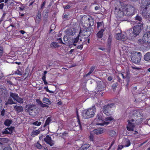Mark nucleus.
Instances as JSON below:
<instances>
[{"label":"nucleus","mask_w":150,"mask_h":150,"mask_svg":"<svg viewBox=\"0 0 150 150\" xmlns=\"http://www.w3.org/2000/svg\"><path fill=\"white\" fill-rule=\"evenodd\" d=\"M112 41V38L110 35L108 39V45L110 46L111 44Z\"/></svg>","instance_id":"obj_33"},{"label":"nucleus","mask_w":150,"mask_h":150,"mask_svg":"<svg viewBox=\"0 0 150 150\" xmlns=\"http://www.w3.org/2000/svg\"><path fill=\"white\" fill-rule=\"evenodd\" d=\"M77 119H78V120H77V122H78V123L79 124V125L80 128H81V122H80L79 119V116H78V114H77Z\"/></svg>","instance_id":"obj_44"},{"label":"nucleus","mask_w":150,"mask_h":150,"mask_svg":"<svg viewBox=\"0 0 150 150\" xmlns=\"http://www.w3.org/2000/svg\"><path fill=\"white\" fill-rule=\"evenodd\" d=\"M0 93L2 95H3L4 94H5V93H6V91L5 89L3 88L0 89Z\"/></svg>","instance_id":"obj_34"},{"label":"nucleus","mask_w":150,"mask_h":150,"mask_svg":"<svg viewBox=\"0 0 150 150\" xmlns=\"http://www.w3.org/2000/svg\"><path fill=\"white\" fill-rule=\"evenodd\" d=\"M79 35L76 38H75L74 39V40L73 42V43H77L79 41Z\"/></svg>","instance_id":"obj_39"},{"label":"nucleus","mask_w":150,"mask_h":150,"mask_svg":"<svg viewBox=\"0 0 150 150\" xmlns=\"http://www.w3.org/2000/svg\"><path fill=\"white\" fill-rule=\"evenodd\" d=\"M15 74H18L19 75L21 76L22 75L21 72L19 71L18 70L16 72Z\"/></svg>","instance_id":"obj_52"},{"label":"nucleus","mask_w":150,"mask_h":150,"mask_svg":"<svg viewBox=\"0 0 150 150\" xmlns=\"http://www.w3.org/2000/svg\"><path fill=\"white\" fill-rule=\"evenodd\" d=\"M42 79L43 81L46 80V76L44 75L42 77Z\"/></svg>","instance_id":"obj_59"},{"label":"nucleus","mask_w":150,"mask_h":150,"mask_svg":"<svg viewBox=\"0 0 150 150\" xmlns=\"http://www.w3.org/2000/svg\"><path fill=\"white\" fill-rule=\"evenodd\" d=\"M3 150H12V149L10 146H8L5 147Z\"/></svg>","instance_id":"obj_47"},{"label":"nucleus","mask_w":150,"mask_h":150,"mask_svg":"<svg viewBox=\"0 0 150 150\" xmlns=\"http://www.w3.org/2000/svg\"><path fill=\"white\" fill-rule=\"evenodd\" d=\"M41 122H38V121H36L33 123V125L37 126H39L41 125Z\"/></svg>","instance_id":"obj_42"},{"label":"nucleus","mask_w":150,"mask_h":150,"mask_svg":"<svg viewBox=\"0 0 150 150\" xmlns=\"http://www.w3.org/2000/svg\"><path fill=\"white\" fill-rule=\"evenodd\" d=\"M141 58V54L140 52L134 51L132 53L131 60L133 62L137 64L140 62Z\"/></svg>","instance_id":"obj_4"},{"label":"nucleus","mask_w":150,"mask_h":150,"mask_svg":"<svg viewBox=\"0 0 150 150\" xmlns=\"http://www.w3.org/2000/svg\"><path fill=\"white\" fill-rule=\"evenodd\" d=\"M38 103L39 105H40L41 107L44 108L46 107V105L43 103L41 101H39Z\"/></svg>","instance_id":"obj_41"},{"label":"nucleus","mask_w":150,"mask_h":150,"mask_svg":"<svg viewBox=\"0 0 150 150\" xmlns=\"http://www.w3.org/2000/svg\"><path fill=\"white\" fill-rule=\"evenodd\" d=\"M143 116L141 115L139 111L136 110L133 111L132 112V115L131 116L132 122L134 121H137L138 120L142 119Z\"/></svg>","instance_id":"obj_7"},{"label":"nucleus","mask_w":150,"mask_h":150,"mask_svg":"<svg viewBox=\"0 0 150 150\" xmlns=\"http://www.w3.org/2000/svg\"><path fill=\"white\" fill-rule=\"evenodd\" d=\"M127 39V37L124 35H122L121 34V39L120 40H122L123 41H125Z\"/></svg>","instance_id":"obj_38"},{"label":"nucleus","mask_w":150,"mask_h":150,"mask_svg":"<svg viewBox=\"0 0 150 150\" xmlns=\"http://www.w3.org/2000/svg\"><path fill=\"white\" fill-rule=\"evenodd\" d=\"M115 37L117 40H120L121 39V34L120 33L115 34Z\"/></svg>","instance_id":"obj_28"},{"label":"nucleus","mask_w":150,"mask_h":150,"mask_svg":"<svg viewBox=\"0 0 150 150\" xmlns=\"http://www.w3.org/2000/svg\"><path fill=\"white\" fill-rule=\"evenodd\" d=\"M65 33L67 36L73 35L74 34L73 30L71 29H67L65 31Z\"/></svg>","instance_id":"obj_17"},{"label":"nucleus","mask_w":150,"mask_h":150,"mask_svg":"<svg viewBox=\"0 0 150 150\" xmlns=\"http://www.w3.org/2000/svg\"><path fill=\"white\" fill-rule=\"evenodd\" d=\"M41 18V12L38 11V13L37 15V16L35 19V22L36 23H39L40 21Z\"/></svg>","instance_id":"obj_16"},{"label":"nucleus","mask_w":150,"mask_h":150,"mask_svg":"<svg viewBox=\"0 0 150 150\" xmlns=\"http://www.w3.org/2000/svg\"><path fill=\"white\" fill-rule=\"evenodd\" d=\"M93 133L98 135L103 133V130L101 129H97L93 130Z\"/></svg>","instance_id":"obj_18"},{"label":"nucleus","mask_w":150,"mask_h":150,"mask_svg":"<svg viewBox=\"0 0 150 150\" xmlns=\"http://www.w3.org/2000/svg\"><path fill=\"white\" fill-rule=\"evenodd\" d=\"M115 105V103L109 104L103 106L102 108V111L104 114L107 116L112 115V112L110 110L111 108Z\"/></svg>","instance_id":"obj_5"},{"label":"nucleus","mask_w":150,"mask_h":150,"mask_svg":"<svg viewBox=\"0 0 150 150\" xmlns=\"http://www.w3.org/2000/svg\"><path fill=\"white\" fill-rule=\"evenodd\" d=\"M112 78L111 76H109L108 77V81H110L112 80Z\"/></svg>","instance_id":"obj_62"},{"label":"nucleus","mask_w":150,"mask_h":150,"mask_svg":"<svg viewBox=\"0 0 150 150\" xmlns=\"http://www.w3.org/2000/svg\"><path fill=\"white\" fill-rule=\"evenodd\" d=\"M14 129V127H11L9 128H7L5 130L2 132L3 134H8L12 133V132L13 129Z\"/></svg>","instance_id":"obj_15"},{"label":"nucleus","mask_w":150,"mask_h":150,"mask_svg":"<svg viewBox=\"0 0 150 150\" xmlns=\"http://www.w3.org/2000/svg\"><path fill=\"white\" fill-rule=\"evenodd\" d=\"M14 108L17 113H18L23 110V108L22 106L15 105L14 107Z\"/></svg>","instance_id":"obj_12"},{"label":"nucleus","mask_w":150,"mask_h":150,"mask_svg":"<svg viewBox=\"0 0 150 150\" xmlns=\"http://www.w3.org/2000/svg\"><path fill=\"white\" fill-rule=\"evenodd\" d=\"M36 147L38 149H41L42 147L41 145L39 143H38L36 144Z\"/></svg>","instance_id":"obj_50"},{"label":"nucleus","mask_w":150,"mask_h":150,"mask_svg":"<svg viewBox=\"0 0 150 150\" xmlns=\"http://www.w3.org/2000/svg\"><path fill=\"white\" fill-rule=\"evenodd\" d=\"M7 82L8 84H12V82H11L8 79H7Z\"/></svg>","instance_id":"obj_63"},{"label":"nucleus","mask_w":150,"mask_h":150,"mask_svg":"<svg viewBox=\"0 0 150 150\" xmlns=\"http://www.w3.org/2000/svg\"><path fill=\"white\" fill-rule=\"evenodd\" d=\"M89 138L91 140L93 141V134L92 133H90V136H89Z\"/></svg>","instance_id":"obj_46"},{"label":"nucleus","mask_w":150,"mask_h":150,"mask_svg":"<svg viewBox=\"0 0 150 150\" xmlns=\"http://www.w3.org/2000/svg\"><path fill=\"white\" fill-rule=\"evenodd\" d=\"M109 134L110 136L112 137L115 135L116 132L115 131L111 130L110 131Z\"/></svg>","instance_id":"obj_36"},{"label":"nucleus","mask_w":150,"mask_h":150,"mask_svg":"<svg viewBox=\"0 0 150 150\" xmlns=\"http://www.w3.org/2000/svg\"><path fill=\"white\" fill-rule=\"evenodd\" d=\"M40 133V131L38 130L34 131H33L31 133V135L33 137H34L35 135H38Z\"/></svg>","instance_id":"obj_26"},{"label":"nucleus","mask_w":150,"mask_h":150,"mask_svg":"<svg viewBox=\"0 0 150 150\" xmlns=\"http://www.w3.org/2000/svg\"><path fill=\"white\" fill-rule=\"evenodd\" d=\"M123 144L125 147H127L129 146L131 144V142L129 139H123Z\"/></svg>","instance_id":"obj_14"},{"label":"nucleus","mask_w":150,"mask_h":150,"mask_svg":"<svg viewBox=\"0 0 150 150\" xmlns=\"http://www.w3.org/2000/svg\"><path fill=\"white\" fill-rule=\"evenodd\" d=\"M128 124L127 127V128L128 131H134V128L135 127L134 123H132L131 120L128 121Z\"/></svg>","instance_id":"obj_11"},{"label":"nucleus","mask_w":150,"mask_h":150,"mask_svg":"<svg viewBox=\"0 0 150 150\" xmlns=\"http://www.w3.org/2000/svg\"><path fill=\"white\" fill-rule=\"evenodd\" d=\"M104 31V30L102 29L97 33L96 35L98 38H101L102 37Z\"/></svg>","instance_id":"obj_19"},{"label":"nucleus","mask_w":150,"mask_h":150,"mask_svg":"<svg viewBox=\"0 0 150 150\" xmlns=\"http://www.w3.org/2000/svg\"><path fill=\"white\" fill-rule=\"evenodd\" d=\"M4 6V4L3 3H0V9H2L3 8V6Z\"/></svg>","instance_id":"obj_57"},{"label":"nucleus","mask_w":150,"mask_h":150,"mask_svg":"<svg viewBox=\"0 0 150 150\" xmlns=\"http://www.w3.org/2000/svg\"><path fill=\"white\" fill-rule=\"evenodd\" d=\"M70 7V6L69 5H67L65 7H64V8L66 9H69Z\"/></svg>","instance_id":"obj_58"},{"label":"nucleus","mask_w":150,"mask_h":150,"mask_svg":"<svg viewBox=\"0 0 150 150\" xmlns=\"http://www.w3.org/2000/svg\"><path fill=\"white\" fill-rule=\"evenodd\" d=\"M51 47L52 48H55L58 47L57 43L56 42H52L50 45Z\"/></svg>","instance_id":"obj_30"},{"label":"nucleus","mask_w":150,"mask_h":150,"mask_svg":"<svg viewBox=\"0 0 150 150\" xmlns=\"http://www.w3.org/2000/svg\"><path fill=\"white\" fill-rule=\"evenodd\" d=\"M135 19L136 20H138L139 21H141L142 19L140 16L137 15L135 17Z\"/></svg>","instance_id":"obj_40"},{"label":"nucleus","mask_w":150,"mask_h":150,"mask_svg":"<svg viewBox=\"0 0 150 150\" xmlns=\"http://www.w3.org/2000/svg\"><path fill=\"white\" fill-rule=\"evenodd\" d=\"M68 17V15L67 14H65L63 16V18H67Z\"/></svg>","instance_id":"obj_64"},{"label":"nucleus","mask_w":150,"mask_h":150,"mask_svg":"<svg viewBox=\"0 0 150 150\" xmlns=\"http://www.w3.org/2000/svg\"><path fill=\"white\" fill-rule=\"evenodd\" d=\"M63 39L65 42L68 41V39L67 36L65 35L63 38Z\"/></svg>","instance_id":"obj_48"},{"label":"nucleus","mask_w":150,"mask_h":150,"mask_svg":"<svg viewBox=\"0 0 150 150\" xmlns=\"http://www.w3.org/2000/svg\"><path fill=\"white\" fill-rule=\"evenodd\" d=\"M109 123V122H106L104 121L102 123H100L98 122H97L96 123V125H101L102 126H103L105 125H106L108 124Z\"/></svg>","instance_id":"obj_25"},{"label":"nucleus","mask_w":150,"mask_h":150,"mask_svg":"<svg viewBox=\"0 0 150 150\" xmlns=\"http://www.w3.org/2000/svg\"><path fill=\"white\" fill-rule=\"evenodd\" d=\"M83 35L85 37H84L85 38H86L88 37L90 34V32L88 31L87 30H83Z\"/></svg>","instance_id":"obj_22"},{"label":"nucleus","mask_w":150,"mask_h":150,"mask_svg":"<svg viewBox=\"0 0 150 150\" xmlns=\"http://www.w3.org/2000/svg\"><path fill=\"white\" fill-rule=\"evenodd\" d=\"M57 40L59 41L60 43H62L63 44H65V43H64L63 42L62 40V38H59Z\"/></svg>","instance_id":"obj_55"},{"label":"nucleus","mask_w":150,"mask_h":150,"mask_svg":"<svg viewBox=\"0 0 150 150\" xmlns=\"http://www.w3.org/2000/svg\"><path fill=\"white\" fill-rule=\"evenodd\" d=\"M83 47V45H78L77 46V48L78 49H82V48Z\"/></svg>","instance_id":"obj_54"},{"label":"nucleus","mask_w":150,"mask_h":150,"mask_svg":"<svg viewBox=\"0 0 150 150\" xmlns=\"http://www.w3.org/2000/svg\"><path fill=\"white\" fill-rule=\"evenodd\" d=\"M35 106L36 105L34 104L26 105L25 107L27 109H26V110H27V111H32L35 108Z\"/></svg>","instance_id":"obj_13"},{"label":"nucleus","mask_w":150,"mask_h":150,"mask_svg":"<svg viewBox=\"0 0 150 150\" xmlns=\"http://www.w3.org/2000/svg\"><path fill=\"white\" fill-rule=\"evenodd\" d=\"M51 121V117H48L46 120L45 124L44 125V127H45L47 125H48L50 122Z\"/></svg>","instance_id":"obj_24"},{"label":"nucleus","mask_w":150,"mask_h":150,"mask_svg":"<svg viewBox=\"0 0 150 150\" xmlns=\"http://www.w3.org/2000/svg\"><path fill=\"white\" fill-rule=\"evenodd\" d=\"M95 107L94 106L92 108L88 109L87 110L84 111L83 114V117L88 119L93 117L95 114Z\"/></svg>","instance_id":"obj_3"},{"label":"nucleus","mask_w":150,"mask_h":150,"mask_svg":"<svg viewBox=\"0 0 150 150\" xmlns=\"http://www.w3.org/2000/svg\"><path fill=\"white\" fill-rule=\"evenodd\" d=\"M144 59L146 61H150V52L147 53L145 54Z\"/></svg>","instance_id":"obj_20"},{"label":"nucleus","mask_w":150,"mask_h":150,"mask_svg":"<svg viewBox=\"0 0 150 150\" xmlns=\"http://www.w3.org/2000/svg\"><path fill=\"white\" fill-rule=\"evenodd\" d=\"M132 67L133 69H135L139 70L140 69V68L137 67Z\"/></svg>","instance_id":"obj_61"},{"label":"nucleus","mask_w":150,"mask_h":150,"mask_svg":"<svg viewBox=\"0 0 150 150\" xmlns=\"http://www.w3.org/2000/svg\"><path fill=\"white\" fill-rule=\"evenodd\" d=\"M88 20L89 21V26L93 25V21L91 17H90L88 18Z\"/></svg>","instance_id":"obj_29"},{"label":"nucleus","mask_w":150,"mask_h":150,"mask_svg":"<svg viewBox=\"0 0 150 150\" xmlns=\"http://www.w3.org/2000/svg\"><path fill=\"white\" fill-rule=\"evenodd\" d=\"M102 119L103 118L101 114H98L97 115L96 120H98L100 121L102 120Z\"/></svg>","instance_id":"obj_31"},{"label":"nucleus","mask_w":150,"mask_h":150,"mask_svg":"<svg viewBox=\"0 0 150 150\" xmlns=\"http://www.w3.org/2000/svg\"><path fill=\"white\" fill-rule=\"evenodd\" d=\"M103 25L104 23L103 21L98 22L97 23V27L98 28L101 26H103Z\"/></svg>","instance_id":"obj_35"},{"label":"nucleus","mask_w":150,"mask_h":150,"mask_svg":"<svg viewBox=\"0 0 150 150\" xmlns=\"http://www.w3.org/2000/svg\"><path fill=\"white\" fill-rule=\"evenodd\" d=\"M143 28V24L141 22L139 24L134 26L133 28L132 34H131L130 38L133 39L139 35Z\"/></svg>","instance_id":"obj_2"},{"label":"nucleus","mask_w":150,"mask_h":150,"mask_svg":"<svg viewBox=\"0 0 150 150\" xmlns=\"http://www.w3.org/2000/svg\"><path fill=\"white\" fill-rule=\"evenodd\" d=\"M60 134H62V137H64V136H68V133L67 132H65L63 133H61Z\"/></svg>","instance_id":"obj_43"},{"label":"nucleus","mask_w":150,"mask_h":150,"mask_svg":"<svg viewBox=\"0 0 150 150\" xmlns=\"http://www.w3.org/2000/svg\"><path fill=\"white\" fill-rule=\"evenodd\" d=\"M43 103L48 104H50L51 103V102L50 101V100L46 98H43Z\"/></svg>","instance_id":"obj_27"},{"label":"nucleus","mask_w":150,"mask_h":150,"mask_svg":"<svg viewBox=\"0 0 150 150\" xmlns=\"http://www.w3.org/2000/svg\"><path fill=\"white\" fill-rule=\"evenodd\" d=\"M12 98H13L14 100H16L18 103H23V99L20 98L17 94L15 93L11 92L9 93V97L7 102L5 103V105L16 104V103L13 101Z\"/></svg>","instance_id":"obj_1"},{"label":"nucleus","mask_w":150,"mask_h":150,"mask_svg":"<svg viewBox=\"0 0 150 150\" xmlns=\"http://www.w3.org/2000/svg\"><path fill=\"white\" fill-rule=\"evenodd\" d=\"M89 145L88 144H86L84 145L81 147V148L80 149V150H84L85 149H86L89 147Z\"/></svg>","instance_id":"obj_32"},{"label":"nucleus","mask_w":150,"mask_h":150,"mask_svg":"<svg viewBox=\"0 0 150 150\" xmlns=\"http://www.w3.org/2000/svg\"><path fill=\"white\" fill-rule=\"evenodd\" d=\"M125 9H123L122 11H119L118 13L117 16L121 18L125 15Z\"/></svg>","instance_id":"obj_21"},{"label":"nucleus","mask_w":150,"mask_h":150,"mask_svg":"<svg viewBox=\"0 0 150 150\" xmlns=\"http://www.w3.org/2000/svg\"><path fill=\"white\" fill-rule=\"evenodd\" d=\"M3 48L2 47L0 48V57L3 54Z\"/></svg>","instance_id":"obj_51"},{"label":"nucleus","mask_w":150,"mask_h":150,"mask_svg":"<svg viewBox=\"0 0 150 150\" xmlns=\"http://www.w3.org/2000/svg\"><path fill=\"white\" fill-rule=\"evenodd\" d=\"M123 147H125L124 146V145H119L118 146V149H121Z\"/></svg>","instance_id":"obj_56"},{"label":"nucleus","mask_w":150,"mask_h":150,"mask_svg":"<svg viewBox=\"0 0 150 150\" xmlns=\"http://www.w3.org/2000/svg\"><path fill=\"white\" fill-rule=\"evenodd\" d=\"M125 15L130 16L134 15L136 12L135 8L132 5L128 6L127 8L125 9Z\"/></svg>","instance_id":"obj_6"},{"label":"nucleus","mask_w":150,"mask_h":150,"mask_svg":"<svg viewBox=\"0 0 150 150\" xmlns=\"http://www.w3.org/2000/svg\"><path fill=\"white\" fill-rule=\"evenodd\" d=\"M44 140L51 146H52L54 144V141L52 140L51 137L48 135H47L46 137L44 138Z\"/></svg>","instance_id":"obj_10"},{"label":"nucleus","mask_w":150,"mask_h":150,"mask_svg":"<svg viewBox=\"0 0 150 150\" xmlns=\"http://www.w3.org/2000/svg\"><path fill=\"white\" fill-rule=\"evenodd\" d=\"M46 2L45 1H44L43 3L42 4L41 7V9H43V7L45 6V4Z\"/></svg>","instance_id":"obj_53"},{"label":"nucleus","mask_w":150,"mask_h":150,"mask_svg":"<svg viewBox=\"0 0 150 150\" xmlns=\"http://www.w3.org/2000/svg\"><path fill=\"white\" fill-rule=\"evenodd\" d=\"M4 109H3L1 112V115L2 116H4Z\"/></svg>","instance_id":"obj_60"},{"label":"nucleus","mask_w":150,"mask_h":150,"mask_svg":"<svg viewBox=\"0 0 150 150\" xmlns=\"http://www.w3.org/2000/svg\"><path fill=\"white\" fill-rule=\"evenodd\" d=\"M11 124V120L9 119L6 120L4 122V125L7 126H9Z\"/></svg>","instance_id":"obj_23"},{"label":"nucleus","mask_w":150,"mask_h":150,"mask_svg":"<svg viewBox=\"0 0 150 150\" xmlns=\"http://www.w3.org/2000/svg\"><path fill=\"white\" fill-rule=\"evenodd\" d=\"M118 85V83L117 82H116L114 83L112 85V87L113 88H116Z\"/></svg>","instance_id":"obj_45"},{"label":"nucleus","mask_w":150,"mask_h":150,"mask_svg":"<svg viewBox=\"0 0 150 150\" xmlns=\"http://www.w3.org/2000/svg\"><path fill=\"white\" fill-rule=\"evenodd\" d=\"M105 121H112L113 120V118L111 116L105 117L104 119Z\"/></svg>","instance_id":"obj_37"},{"label":"nucleus","mask_w":150,"mask_h":150,"mask_svg":"<svg viewBox=\"0 0 150 150\" xmlns=\"http://www.w3.org/2000/svg\"><path fill=\"white\" fill-rule=\"evenodd\" d=\"M95 67H96L95 66H92L90 68V71L92 72L95 69Z\"/></svg>","instance_id":"obj_49"},{"label":"nucleus","mask_w":150,"mask_h":150,"mask_svg":"<svg viewBox=\"0 0 150 150\" xmlns=\"http://www.w3.org/2000/svg\"><path fill=\"white\" fill-rule=\"evenodd\" d=\"M150 4H147L146 5V6L143 9L142 13V15L143 16L144 18L147 20L150 19V13L149 12L148 10H147L148 9V6H149Z\"/></svg>","instance_id":"obj_8"},{"label":"nucleus","mask_w":150,"mask_h":150,"mask_svg":"<svg viewBox=\"0 0 150 150\" xmlns=\"http://www.w3.org/2000/svg\"><path fill=\"white\" fill-rule=\"evenodd\" d=\"M143 40L146 43H150V32H148L144 35Z\"/></svg>","instance_id":"obj_9"}]
</instances>
